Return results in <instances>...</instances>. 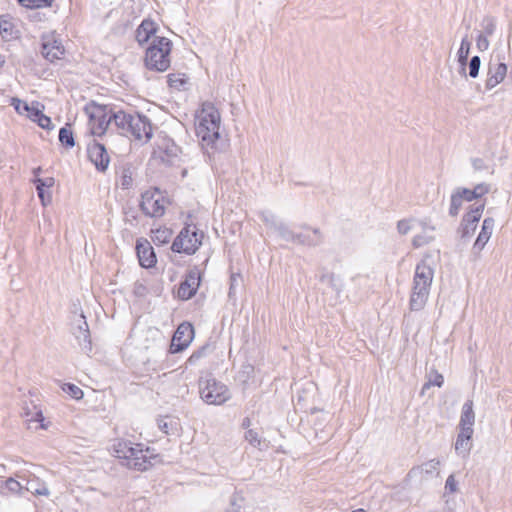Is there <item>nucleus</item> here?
<instances>
[{
  "label": "nucleus",
  "mask_w": 512,
  "mask_h": 512,
  "mask_svg": "<svg viewBox=\"0 0 512 512\" xmlns=\"http://www.w3.org/2000/svg\"><path fill=\"white\" fill-rule=\"evenodd\" d=\"M194 338V327L189 322L181 323L172 338L170 346L171 353H177L185 350Z\"/></svg>",
  "instance_id": "nucleus-12"
},
{
  "label": "nucleus",
  "mask_w": 512,
  "mask_h": 512,
  "mask_svg": "<svg viewBox=\"0 0 512 512\" xmlns=\"http://www.w3.org/2000/svg\"><path fill=\"white\" fill-rule=\"evenodd\" d=\"M457 189L460 192L464 201L470 202L474 199H477L472 189H468V188H457Z\"/></svg>",
  "instance_id": "nucleus-53"
},
{
  "label": "nucleus",
  "mask_w": 512,
  "mask_h": 512,
  "mask_svg": "<svg viewBox=\"0 0 512 512\" xmlns=\"http://www.w3.org/2000/svg\"><path fill=\"white\" fill-rule=\"evenodd\" d=\"M136 252L139 263L144 268L154 267L157 259L153 247L147 240L137 241Z\"/></svg>",
  "instance_id": "nucleus-18"
},
{
  "label": "nucleus",
  "mask_w": 512,
  "mask_h": 512,
  "mask_svg": "<svg viewBox=\"0 0 512 512\" xmlns=\"http://www.w3.org/2000/svg\"><path fill=\"white\" fill-rule=\"evenodd\" d=\"M476 198H481L490 191V185L486 183L477 184L473 189Z\"/></svg>",
  "instance_id": "nucleus-49"
},
{
  "label": "nucleus",
  "mask_w": 512,
  "mask_h": 512,
  "mask_svg": "<svg viewBox=\"0 0 512 512\" xmlns=\"http://www.w3.org/2000/svg\"><path fill=\"white\" fill-rule=\"evenodd\" d=\"M457 485L454 475H449L445 482V489L449 493H455L457 491Z\"/></svg>",
  "instance_id": "nucleus-51"
},
{
  "label": "nucleus",
  "mask_w": 512,
  "mask_h": 512,
  "mask_svg": "<svg viewBox=\"0 0 512 512\" xmlns=\"http://www.w3.org/2000/svg\"><path fill=\"white\" fill-rule=\"evenodd\" d=\"M18 4L26 9H43L51 7L54 0H17Z\"/></svg>",
  "instance_id": "nucleus-32"
},
{
  "label": "nucleus",
  "mask_w": 512,
  "mask_h": 512,
  "mask_svg": "<svg viewBox=\"0 0 512 512\" xmlns=\"http://www.w3.org/2000/svg\"><path fill=\"white\" fill-rule=\"evenodd\" d=\"M444 383L443 375L434 371L430 374L428 381L423 385L421 394L425 393L426 389H429L431 386L442 387Z\"/></svg>",
  "instance_id": "nucleus-37"
},
{
  "label": "nucleus",
  "mask_w": 512,
  "mask_h": 512,
  "mask_svg": "<svg viewBox=\"0 0 512 512\" xmlns=\"http://www.w3.org/2000/svg\"><path fill=\"white\" fill-rule=\"evenodd\" d=\"M173 44L167 37H156L146 48L144 65L148 70L164 72L171 65Z\"/></svg>",
  "instance_id": "nucleus-4"
},
{
  "label": "nucleus",
  "mask_w": 512,
  "mask_h": 512,
  "mask_svg": "<svg viewBox=\"0 0 512 512\" xmlns=\"http://www.w3.org/2000/svg\"><path fill=\"white\" fill-rule=\"evenodd\" d=\"M37 190V195L41 200L43 206H47L52 201L51 193L46 191L44 187L40 186L38 183H33Z\"/></svg>",
  "instance_id": "nucleus-42"
},
{
  "label": "nucleus",
  "mask_w": 512,
  "mask_h": 512,
  "mask_svg": "<svg viewBox=\"0 0 512 512\" xmlns=\"http://www.w3.org/2000/svg\"><path fill=\"white\" fill-rule=\"evenodd\" d=\"M273 229L278 233V235L285 241L295 243L297 239V233H295L292 229H290L285 223L272 221Z\"/></svg>",
  "instance_id": "nucleus-29"
},
{
  "label": "nucleus",
  "mask_w": 512,
  "mask_h": 512,
  "mask_svg": "<svg viewBox=\"0 0 512 512\" xmlns=\"http://www.w3.org/2000/svg\"><path fill=\"white\" fill-rule=\"evenodd\" d=\"M133 183V169L130 165L121 167L120 185L123 189H129Z\"/></svg>",
  "instance_id": "nucleus-35"
},
{
  "label": "nucleus",
  "mask_w": 512,
  "mask_h": 512,
  "mask_svg": "<svg viewBox=\"0 0 512 512\" xmlns=\"http://www.w3.org/2000/svg\"><path fill=\"white\" fill-rule=\"evenodd\" d=\"M251 425V420L248 417H245L242 421V427L247 429Z\"/></svg>",
  "instance_id": "nucleus-58"
},
{
  "label": "nucleus",
  "mask_w": 512,
  "mask_h": 512,
  "mask_svg": "<svg viewBox=\"0 0 512 512\" xmlns=\"http://www.w3.org/2000/svg\"><path fill=\"white\" fill-rule=\"evenodd\" d=\"M463 202H464V199L462 198L458 189H456L451 194V201H450V207H449V215L451 217H456L459 214V211L462 207Z\"/></svg>",
  "instance_id": "nucleus-34"
},
{
  "label": "nucleus",
  "mask_w": 512,
  "mask_h": 512,
  "mask_svg": "<svg viewBox=\"0 0 512 512\" xmlns=\"http://www.w3.org/2000/svg\"><path fill=\"white\" fill-rule=\"evenodd\" d=\"M495 226V220L491 217H487L483 220L481 230L473 244L472 251L478 255L485 247L487 242L492 236Z\"/></svg>",
  "instance_id": "nucleus-17"
},
{
  "label": "nucleus",
  "mask_w": 512,
  "mask_h": 512,
  "mask_svg": "<svg viewBox=\"0 0 512 512\" xmlns=\"http://www.w3.org/2000/svg\"><path fill=\"white\" fill-rule=\"evenodd\" d=\"M480 67V58L478 56H474L469 64V75L473 78L477 77Z\"/></svg>",
  "instance_id": "nucleus-48"
},
{
  "label": "nucleus",
  "mask_w": 512,
  "mask_h": 512,
  "mask_svg": "<svg viewBox=\"0 0 512 512\" xmlns=\"http://www.w3.org/2000/svg\"><path fill=\"white\" fill-rule=\"evenodd\" d=\"M244 438L250 445L259 449H261V445L264 442L259 434L253 429H248L245 432Z\"/></svg>",
  "instance_id": "nucleus-40"
},
{
  "label": "nucleus",
  "mask_w": 512,
  "mask_h": 512,
  "mask_svg": "<svg viewBox=\"0 0 512 512\" xmlns=\"http://www.w3.org/2000/svg\"><path fill=\"white\" fill-rule=\"evenodd\" d=\"M158 427L163 433L167 435L171 433L172 425L167 421L166 417L158 419Z\"/></svg>",
  "instance_id": "nucleus-52"
},
{
  "label": "nucleus",
  "mask_w": 512,
  "mask_h": 512,
  "mask_svg": "<svg viewBox=\"0 0 512 512\" xmlns=\"http://www.w3.org/2000/svg\"><path fill=\"white\" fill-rule=\"evenodd\" d=\"M114 122L135 140L147 141L151 137V124L140 114H130L120 110L114 113Z\"/></svg>",
  "instance_id": "nucleus-5"
},
{
  "label": "nucleus",
  "mask_w": 512,
  "mask_h": 512,
  "mask_svg": "<svg viewBox=\"0 0 512 512\" xmlns=\"http://www.w3.org/2000/svg\"><path fill=\"white\" fill-rule=\"evenodd\" d=\"M433 278L434 268L429 262V257H425L415 267L409 300L412 311H420L424 308L430 294Z\"/></svg>",
  "instance_id": "nucleus-2"
},
{
  "label": "nucleus",
  "mask_w": 512,
  "mask_h": 512,
  "mask_svg": "<svg viewBox=\"0 0 512 512\" xmlns=\"http://www.w3.org/2000/svg\"><path fill=\"white\" fill-rule=\"evenodd\" d=\"M5 487L12 493H18L21 494L22 491L25 489V487L14 478H8L5 481Z\"/></svg>",
  "instance_id": "nucleus-44"
},
{
  "label": "nucleus",
  "mask_w": 512,
  "mask_h": 512,
  "mask_svg": "<svg viewBox=\"0 0 512 512\" xmlns=\"http://www.w3.org/2000/svg\"><path fill=\"white\" fill-rule=\"evenodd\" d=\"M189 78L185 73H170L167 75V83L173 91H183L186 89Z\"/></svg>",
  "instance_id": "nucleus-27"
},
{
  "label": "nucleus",
  "mask_w": 512,
  "mask_h": 512,
  "mask_svg": "<svg viewBox=\"0 0 512 512\" xmlns=\"http://www.w3.org/2000/svg\"><path fill=\"white\" fill-rule=\"evenodd\" d=\"M322 242V234L319 229H305L297 233L296 244L306 246H317Z\"/></svg>",
  "instance_id": "nucleus-24"
},
{
  "label": "nucleus",
  "mask_w": 512,
  "mask_h": 512,
  "mask_svg": "<svg viewBox=\"0 0 512 512\" xmlns=\"http://www.w3.org/2000/svg\"><path fill=\"white\" fill-rule=\"evenodd\" d=\"M63 392H65L66 394H68L69 396H71L73 399L75 400H80L83 398V391L81 390L80 387H78L77 385L75 384H72V383H64L62 386H61Z\"/></svg>",
  "instance_id": "nucleus-39"
},
{
  "label": "nucleus",
  "mask_w": 512,
  "mask_h": 512,
  "mask_svg": "<svg viewBox=\"0 0 512 512\" xmlns=\"http://www.w3.org/2000/svg\"><path fill=\"white\" fill-rule=\"evenodd\" d=\"M469 50H470V43L466 39H463L461 42L459 51H458L459 60L461 62H464L467 60L468 55H469Z\"/></svg>",
  "instance_id": "nucleus-47"
},
{
  "label": "nucleus",
  "mask_w": 512,
  "mask_h": 512,
  "mask_svg": "<svg viewBox=\"0 0 512 512\" xmlns=\"http://www.w3.org/2000/svg\"><path fill=\"white\" fill-rule=\"evenodd\" d=\"M474 424L475 412L473 409V400L468 399L462 406L458 428L473 429Z\"/></svg>",
  "instance_id": "nucleus-23"
},
{
  "label": "nucleus",
  "mask_w": 512,
  "mask_h": 512,
  "mask_svg": "<svg viewBox=\"0 0 512 512\" xmlns=\"http://www.w3.org/2000/svg\"><path fill=\"white\" fill-rule=\"evenodd\" d=\"M412 229V220L411 219H402L397 223V231L401 235L408 234Z\"/></svg>",
  "instance_id": "nucleus-46"
},
{
  "label": "nucleus",
  "mask_w": 512,
  "mask_h": 512,
  "mask_svg": "<svg viewBox=\"0 0 512 512\" xmlns=\"http://www.w3.org/2000/svg\"><path fill=\"white\" fill-rule=\"evenodd\" d=\"M166 199L161 195L158 188L142 193L140 209L149 217H161L165 213Z\"/></svg>",
  "instance_id": "nucleus-10"
},
{
  "label": "nucleus",
  "mask_w": 512,
  "mask_h": 512,
  "mask_svg": "<svg viewBox=\"0 0 512 512\" xmlns=\"http://www.w3.org/2000/svg\"><path fill=\"white\" fill-rule=\"evenodd\" d=\"M41 173H42L41 167L34 168L33 169L34 178L32 179V182L38 183L40 186L47 188V189L51 188L55 183L54 178L52 176H41Z\"/></svg>",
  "instance_id": "nucleus-33"
},
{
  "label": "nucleus",
  "mask_w": 512,
  "mask_h": 512,
  "mask_svg": "<svg viewBox=\"0 0 512 512\" xmlns=\"http://www.w3.org/2000/svg\"><path fill=\"white\" fill-rule=\"evenodd\" d=\"M114 456L122 461L129 469L146 471L159 461L154 449L143 444L119 440L113 445Z\"/></svg>",
  "instance_id": "nucleus-1"
},
{
  "label": "nucleus",
  "mask_w": 512,
  "mask_h": 512,
  "mask_svg": "<svg viewBox=\"0 0 512 512\" xmlns=\"http://www.w3.org/2000/svg\"><path fill=\"white\" fill-rule=\"evenodd\" d=\"M261 219L265 222V224L271 228H273L272 221H277L275 216L271 213H262Z\"/></svg>",
  "instance_id": "nucleus-54"
},
{
  "label": "nucleus",
  "mask_w": 512,
  "mask_h": 512,
  "mask_svg": "<svg viewBox=\"0 0 512 512\" xmlns=\"http://www.w3.org/2000/svg\"><path fill=\"white\" fill-rule=\"evenodd\" d=\"M95 164L96 169L99 172H105L108 169L110 162H93Z\"/></svg>",
  "instance_id": "nucleus-56"
},
{
  "label": "nucleus",
  "mask_w": 512,
  "mask_h": 512,
  "mask_svg": "<svg viewBox=\"0 0 512 512\" xmlns=\"http://www.w3.org/2000/svg\"><path fill=\"white\" fill-rule=\"evenodd\" d=\"M0 35L5 41L19 38L20 31L12 17L8 15L0 16Z\"/></svg>",
  "instance_id": "nucleus-21"
},
{
  "label": "nucleus",
  "mask_w": 512,
  "mask_h": 512,
  "mask_svg": "<svg viewBox=\"0 0 512 512\" xmlns=\"http://www.w3.org/2000/svg\"><path fill=\"white\" fill-rule=\"evenodd\" d=\"M482 163H483V162H475V164H476V165H475V169H476V170H480V169H482V165H481Z\"/></svg>",
  "instance_id": "nucleus-60"
},
{
  "label": "nucleus",
  "mask_w": 512,
  "mask_h": 512,
  "mask_svg": "<svg viewBox=\"0 0 512 512\" xmlns=\"http://www.w3.org/2000/svg\"><path fill=\"white\" fill-rule=\"evenodd\" d=\"M420 225L422 227V231H424L425 233L431 234L432 232L435 231V227L426 220L420 221Z\"/></svg>",
  "instance_id": "nucleus-55"
},
{
  "label": "nucleus",
  "mask_w": 512,
  "mask_h": 512,
  "mask_svg": "<svg viewBox=\"0 0 512 512\" xmlns=\"http://www.w3.org/2000/svg\"><path fill=\"white\" fill-rule=\"evenodd\" d=\"M439 466L440 461L438 459H431L423 463L421 466L413 468L410 473H416L417 471H420L426 475H433L434 473L438 474Z\"/></svg>",
  "instance_id": "nucleus-31"
},
{
  "label": "nucleus",
  "mask_w": 512,
  "mask_h": 512,
  "mask_svg": "<svg viewBox=\"0 0 512 512\" xmlns=\"http://www.w3.org/2000/svg\"><path fill=\"white\" fill-rule=\"evenodd\" d=\"M180 153V147L171 138L162 137L156 141L152 157L154 160H171Z\"/></svg>",
  "instance_id": "nucleus-14"
},
{
  "label": "nucleus",
  "mask_w": 512,
  "mask_h": 512,
  "mask_svg": "<svg viewBox=\"0 0 512 512\" xmlns=\"http://www.w3.org/2000/svg\"><path fill=\"white\" fill-rule=\"evenodd\" d=\"M59 140L66 147H72L74 145V136L70 125H66L60 129Z\"/></svg>",
  "instance_id": "nucleus-36"
},
{
  "label": "nucleus",
  "mask_w": 512,
  "mask_h": 512,
  "mask_svg": "<svg viewBox=\"0 0 512 512\" xmlns=\"http://www.w3.org/2000/svg\"><path fill=\"white\" fill-rule=\"evenodd\" d=\"M474 429L459 428L455 442V451L462 457H467L472 448V436Z\"/></svg>",
  "instance_id": "nucleus-19"
},
{
  "label": "nucleus",
  "mask_w": 512,
  "mask_h": 512,
  "mask_svg": "<svg viewBox=\"0 0 512 512\" xmlns=\"http://www.w3.org/2000/svg\"><path fill=\"white\" fill-rule=\"evenodd\" d=\"M210 349L209 345L203 346L200 349L194 351L188 358L187 362L189 365H195L202 357H204L207 351Z\"/></svg>",
  "instance_id": "nucleus-43"
},
{
  "label": "nucleus",
  "mask_w": 512,
  "mask_h": 512,
  "mask_svg": "<svg viewBox=\"0 0 512 512\" xmlns=\"http://www.w3.org/2000/svg\"><path fill=\"white\" fill-rule=\"evenodd\" d=\"M41 54L49 62H55L64 59L66 49L62 39L54 32L43 35Z\"/></svg>",
  "instance_id": "nucleus-11"
},
{
  "label": "nucleus",
  "mask_w": 512,
  "mask_h": 512,
  "mask_svg": "<svg viewBox=\"0 0 512 512\" xmlns=\"http://www.w3.org/2000/svg\"><path fill=\"white\" fill-rule=\"evenodd\" d=\"M319 280L322 284L327 285L337 294H339L343 290V281L334 273L324 272L320 275Z\"/></svg>",
  "instance_id": "nucleus-28"
},
{
  "label": "nucleus",
  "mask_w": 512,
  "mask_h": 512,
  "mask_svg": "<svg viewBox=\"0 0 512 512\" xmlns=\"http://www.w3.org/2000/svg\"><path fill=\"white\" fill-rule=\"evenodd\" d=\"M477 45L478 47L481 49V48H484L486 49L488 47V41L486 38L480 36L477 40Z\"/></svg>",
  "instance_id": "nucleus-57"
},
{
  "label": "nucleus",
  "mask_w": 512,
  "mask_h": 512,
  "mask_svg": "<svg viewBox=\"0 0 512 512\" xmlns=\"http://www.w3.org/2000/svg\"><path fill=\"white\" fill-rule=\"evenodd\" d=\"M159 31V25L152 19H144L135 30V40L140 46L150 44L156 37Z\"/></svg>",
  "instance_id": "nucleus-15"
},
{
  "label": "nucleus",
  "mask_w": 512,
  "mask_h": 512,
  "mask_svg": "<svg viewBox=\"0 0 512 512\" xmlns=\"http://www.w3.org/2000/svg\"><path fill=\"white\" fill-rule=\"evenodd\" d=\"M435 239L434 235L430 233H425L422 231V233L417 234L412 239V245L414 248H420L424 245H427L431 243Z\"/></svg>",
  "instance_id": "nucleus-38"
},
{
  "label": "nucleus",
  "mask_w": 512,
  "mask_h": 512,
  "mask_svg": "<svg viewBox=\"0 0 512 512\" xmlns=\"http://www.w3.org/2000/svg\"><path fill=\"white\" fill-rule=\"evenodd\" d=\"M507 74V66L504 63H498L489 71L487 86L492 88L501 83Z\"/></svg>",
  "instance_id": "nucleus-26"
},
{
  "label": "nucleus",
  "mask_w": 512,
  "mask_h": 512,
  "mask_svg": "<svg viewBox=\"0 0 512 512\" xmlns=\"http://www.w3.org/2000/svg\"><path fill=\"white\" fill-rule=\"evenodd\" d=\"M10 105L15 109L19 115H24L29 110L30 104L17 97H13L10 100Z\"/></svg>",
  "instance_id": "nucleus-41"
},
{
  "label": "nucleus",
  "mask_w": 512,
  "mask_h": 512,
  "mask_svg": "<svg viewBox=\"0 0 512 512\" xmlns=\"http://www.w3.org/2000/svg\"><path fill=\"white\" fill-rule=\"evenodd\" d=\"M73 334L84 352L89 353L92 351L90 331L86 318L83 314H81L76 320V324L73 327Z\"/></svg>",
  "instance_id": "nucleus-16"
},
{
  "label": "nucleus",
  "mask_w": 512,
  "mask_h": 512,
  "mask_svg": "<svg viewBox=\"0 0 512 512\" xmlns=\"http://www.w3.org/2000/svg\"><path fill=\"white\" fill-rule=\"evenodd\" d=\"M42 108L39 102H32L29 106V110L26 111L23 116L36 122L43 129H50L52 126L51 119L43 113Z\"/></svg>",
  "instance_id": "nucleus-20"
},
{
  "label": "nucleus",
  "mask_w": 512,
  "mask_h": 512,
  "mask_svg": "<svg viewBox=\"0 0 512 512\" xmlns=\"http://www.w3.org/2000/svg\"><path fill=\"white\" fill-rule=\"evenodd\" d=\"M87 156L89 160H109L110 158L106 145L97 140L87 145Z\"/></svg>",
  "instance_id": "nucleus-25"
},
{
  "label": "nucleus",
  "mask_w": 512,
  "mask_h": 512,
  "mask_svg": "<svg viewBox=\"0 0 512 512\" xmlns=\"http://www.w3.org/2000/svg\"><path fill=\"white\" fill-rule=\"evenodd\" d=\"M25 416L28 417L29 422H40L41 428L46 429V425L43 423L44 416L41 410H36L34 413H30L29 411L25 412Z\"/></svg>",
  "instance_id": "nucleus-45"
},
{
  "label": "nucleus",
  "mask_w": 512,
  "mask_h": 512,
  "mask_svg": "<svg viewBox=\"0 0 512 512\" xmlns=\"http://www.w3.org/2000/svg\"><path fill=\"white\" fill-rule=\"evenodd\" d=\"M241 282L240 274H232L230 277V288H229V297H232L235 294V289Z\"/></svg>",
  "instance_id": "nucleus-50"
},
{
  "label": "nucleus",
  "mask_w": 512,
  "mask_h": 512,
  "mask_svg": "<svg viewBox=\"0 0 512 512\" xmlns=\"http://www.w3.org/2000/svg\"><path fill=\"white\" fill-rule=\"evenodd\" d=\"M25 490L36 495V496H46L50 495V491L44 481H42L39 477L34 474H29V476L25 479Z\"/></svg>",
  "instance_id": "nucleus-22"
},
{
  "label": "nucleus",
  "mask_w": 512,
  "mask_h": 512,
  "mask_svg": "<svg viewBox=\"0 0 512 512\" xmlns=\"http://www.w3.org/2000/svg\"><path fill=\"white\" fill-rule=\"evenodd\" d=\"M172 237V230L166 227H161L152 231V241L155 245L167 244Z\"/></svg>",
  "instance_id": "nucleus-30"
},
{
  "label": "nucleus",
  "mask_w": 512,
  "mask_h": 512,
  "mask_svg": "<svg viewBox=\"0 0 512 512\" xmlns=\"http://www.w3.org/2000/svg\"><path fill=\"white\" fill-rule=\"evenodd\" d=\"M351 512H367V511L365 509H363V508H358V509H355V510H353Z\"/></svg>",
  "instance_id": "nucleus-61"
},
{
  "label": "nucleus",
  "mask_w": 512,
  "mask_h": 512,
  "mask_svg": "<svg viewBox=\"0 0 512 512\" xmlns=\"http://www.w3.org/2000/svg\"><path fill=\"white\" fill-rule=\"evenodd\" d=\"M201 281V272L198 267L188 270L185 279L178 288V297L182 300L191 299L197 292Z\"/></svg>",
  "instance_id": "nucleus-13"
},
{
  "label": "nucleus",
  "mask_w": 512,
  "mask_h": 512,
  "mask_svg": "<svg viewBox=\"0 0 512 512\" xmlns=\"http://www.w3.org/2000/svg\"><path fill=\"white\" fill-rule=\"evenodd\" d=\"M85 111L88 115L90 130L94 135L104 134L111 120H114V114L106 105L91 102L85 107Z\"/></svg>",
  "instance_id": "nucleus-8"
},
{
  "label": "nucleus",
  "mask_w": 512,
  "mask_h": 512,
  "mask_svg": "<svg viewBox=\"0 0 512 512\" xmlns=\"http://www.w3.org/2000/svg\"><path fill=\"white\" fill-rule=\"evenodd\" d=\"M5 64V56L0 53V68Z\"/></svg>",
  "instance_id": "nucleus-59"
},
{
  "label": "nucleus",
  "mask_w": 512,
  "mask_h": 512,
  "mask_svg": "<svg viewBox=\"0 0 512 512\" xmlns=\"http://www.w3.org/2000/svg\"><path fill=\"white\" fill-rule=\"evenodd\" d=\"M220 113L211 103H205L196 115L195 131L205 149L214 148L219 138Z\"/></svg>",
  "instance_id": "nucleus-3"
},
{
  "label": "nucleus",
  "mask_w": 512,
  "mask_h": 512,
  "mask_svg": "<svg viewBox=\"0 0 512 512\" xmlns=\"http://www.w3.org/2000/svg\"><path fill=\"white\" fill-rule=\"evenodd\" d=\"M202 237L203 234H199L195 226L187 225L181 229L179 235L174 239L171 249L176 253L192 255L201 245Z\"/></svg>",
  "instance_id": "nucleus-9"
},
{
  "label": "nucleus",
  "mask_w": 512,
  "mask_h": 512,
  "mask_svg": "<svg viewBox=\"0 0 512 512\" xmlns=\"http://www.w3.org/2000/svg\"><path fill=\"white\" fill-rule=\"evenodd\" d=\"M485 204L472 205L467 213L464 214L460 225L456 231L458 242L457 247L463 249L474 235L477 224L484 211Z\"/></svg>",
  "instance_id": "nucleus-7"
},
{
  "label": "nucleus",
  "mask_w": 512,
  "mask_h": 512,
  "mask_svg": "<svg viewBox=\"0 0 512 512\" xmlns=\"http://www.w3.org/2000/svg\"><path fill=\"white\" fill-rule=\"evenodd\" d=\"M201 399L208 405H222L231 398L228 387L213 377L199 380Z\"/></svg>",
  "instance_id": "nucleus-6"
}]
</instances>
